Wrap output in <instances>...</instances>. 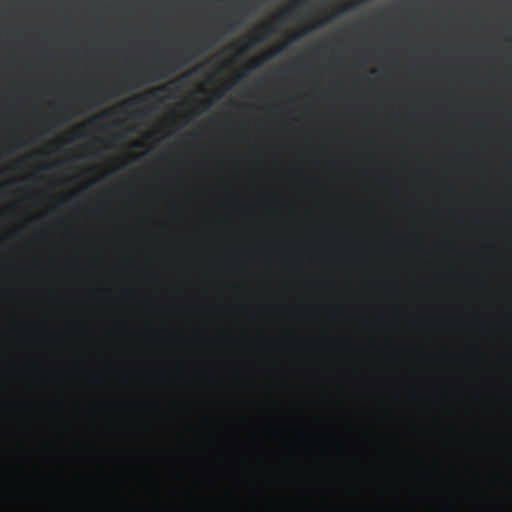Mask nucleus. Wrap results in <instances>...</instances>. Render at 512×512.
<instances>
[{
  "label": "nucleus",
  "instance_id": "nucleus-1",
  "mask_svg": "<svg viewBox=\"0 0 512 512\" xmlns=\"http://www.w3.org/2000/svg\"><path fill=\"white\" fill-rule=\"evenodd\" d=\"M366 1L367 0H355L353 2H350V3H348V4L344 5V6H341L340 9H338L337 11L332 13L331 15L326 16L324 18H321L320 21H318L316 23H313V24H310V25H307L304 29H302V31L289 36L287 38V41H285L280 46H277V47H275V49H273V50H271V51H269V52H267V53H265V54L255 58V59H253L252 63H251V68L252 69H256V68H259V67L263 66L264 63L267 60L272 59L273 56L277 55L282 50H284L285 46H287V45L297 41L299 38H301V36H303L305 34H308V33L312 32V31H314L316 29H319L321 26L329 24L330 21L334 20L336 17L352 11L353 9H355L357 7V5H359L361 3H364Z\"/></svg>",
  "mask_w": 512,
  "mask_h": 512
},
{
  "label": "nucleus",
  "instance_id": "nucleus-8",
  "mask_svg": "<svg viewBox=\"0 0 512 512\" xmlns=\"http://www.w3.org/2000/svg\"><path fill=\"white\" fill-rule=\"evenodd\" d=\"M82 128H83V125H81V126L77 127V130H80V129H82Z\"/></svg>",
  "mask_w": 512,
  "mask_h": 512
},
{
  "label": "nucleus",
  "instance_id": "nucleus-6",
  "mask_svg": "<svg viewBox=\"0 0 512 512\" xmlns=\"http://www.w3.org/2000/svg\"><path fill=\"white\" fill-rule=\"evenodd\" d=\"M224 25H226L227 27L230 26V18L227 17L224 19Z\"/></svg>",
  "mask_w": 512,
  "mask_h": 512
},
{
  "label": "nucleus",
  "instance_id": "nucleus-2",
  "mask_svg": "<svg viewBox=\"0 0 512 512\" xmlns=\"http://www.w3.org/2000/svg\"><path fill=\"white\" fill-rule=\"evenodd\" d=\"M271 32H273V25L270 23L264 25L263 28L258 29L257 31L252 33L250 38L247 39L246 48L249 49V48L255 46L256 44L263 42L265 39L264 33H271Z\"/></svg>",
  "mask_w": 512,
  "mask_h": 512
},
{
  "label": "nucleus",
  "instance_id": "nucleus-3",
  "mask_svg": "<svg viewBox=\"0 0 512 512\" xmlns=\"http://www.w3.org/2000/svg\"><path fill=\"white\" fill-rule=\"evenodd\" d=\"M141 100H142V96H137L135 98L128 99V100L124 101L123 103L119 104L117 109L120 112H124V111H126V109L133 107L135 104H137Z\"/></svg>",
  "mask_w": 512,
  "mask_h": 512
},
{
  "label": "nucleus",
  "instance_id": "nucleus-5",
  "mask_svg": "<svg viewBox=\"0 0 512 512\" xmlns=\"http://www.w3.org/2000/svg\"><path fill=\"white\" fill-rule=\"evenodd\" d=\"M179 57H181V54H180V53H178V54L176 55V57H174V58H167V57H166V58H162V59H160V60H159V65H160V66H162V67H165V66H167V65L169 64V62H170L171 60H173V59H178Z\"/></svg>",
  "mask_w": 512,
  "mask_h": 512
},
{
  "label": "nucleus",
  "instance_id": "nucleus-4",
  "mask_svg": "<svg viewBox=\"0 0 512 512\" xmlns=\"http://www.w3.org/2000/svg\"><path fill=\"white\" fill-rule=\"evenodd\" d=\"M305 2H306V0H296V1H294L290 7L286 8L283 11H281L277 18L279 20H281L284 17V15H286L288 13H291L293 11V9H295L296 7H301Z\"/></svg>",
  "mask_w": 512,
  "mask_h": 512
},
{
  "label": "nucleus",
  "instance_id": "nucleus-7",
  "mask_svg": "<svg viewBox=\"0 0 512 512\" xmlns=\"http://www.w3.org/2000/svg\"><path fill=\"white\" fill-rule=\"evenodd\" d=\"M205 37L201 36L199 39H197V43H204Z\"/></svg>",
  "mask_w": 512,
  "mask_h": 512
}]
</instances>
